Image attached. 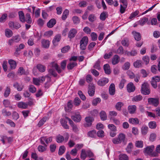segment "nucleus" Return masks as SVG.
Here are the masks:
<instances>
[{"label":"nucleus","mask_w":160,"mask_h":160,"mask_svg":"<svg viewBox=\"0 0 160 160\" xmlns=\"http://www.w3.org/2000/svg\"><path fill=\"white\" fill-rule=\"evenodd\" d=\"M141 93L145 95H148L150 92L149 85L147 82H144L142 85L141 90Z\"/></svg>","instance_id":"nucleus-1"},{"label":"nucleus","mask_w":160,"mask_h":160,"mask_svg":"<svg viewBox=\"0 0 160 160\" xmlns=\"http://www.w3.org/2000/svg\"><path fill=\"white\" fill-rule=\"evenodd\" d=\"M40 142L41 144H43L45 147H47V144L51 142L52 140V137H50L48 138H47L46 137H42L40 138Z\"/></svg>","instance_id":"nucleus-2"},{"label":"nucleus","mask_w":160,"mask_h":160,"mask_svg":"<svg viewBox=\"0 0 160 160\" xmlns=\"http://www.w3.org/2000/svg\"><path fill=\"white\" fill-rule=\"evenodd\" d=\"M148 102L149 104L152 105L155 107L157 106L159 103L158 99L156 98H149Z\"/></svg>","instance_id":"nucleus-3"},{"label":"nucleus","mask_w":160,"mask_h":160,"mask_svg":"<svg viewBox=\"0 0 160 160\" xmlns=\"http://www.w3.org/2000/svg\"><path fill=\"white\" fill-rule=\"evenodd\" d=\"M48 74L46 76V77L49 79V81H51L50 75H52L54 77H56L57 74L55 72V70L53 68H50L48 70Z\"/></svg>","instance_id":"nucleus-4"},{"label":"nucleus","mask_w":160,"mask_h":160,"mask_svg":"<svg viewBox=\"0 0 160 160\" xmlns=\"http://www.w3.org/2000/svg\"><path fill=\"white\" fill-rule=\"evenodd\" d=\"M86 123L84 124V126L85 127H89L91 126L92 122L93 121V119L91 117H87L85 118Z\"/></svg>","instance_id":"nucleus-5"},{"label":"nucleus","mask_w":160,"mask_h":160,"mask_svg":"<svg viewBox=\"0 0 160 160\" xmlns=\"http://www.w3.org/2000/svg\"><path fill=\"white\" fill-rule=\"evenodd\" d=\"M124 54L125 55H126L128 57H130L136 56L137 54L138 53L136 50L132 49L131 51H128L127 50H126L125 51Z\"/></svg>","instance_id":"nucleus-6"},{"label":"nucleus","mask_w":160,"mask_h":160,"mask_svg":"<svg viewBox=\"0 0 160 160\" xmlns=\"http://www.w3.org/2000/svg\"><path fill=\"white\" fill-rule=\"evenodd\" d=\"M127 88L128 92H133L135 90V87L132 82H130L127 86Z\"/></svg>","instance_id":"nucleus-7"},{"label":"nucleus","mask_w":160,"mask_h":160,"mask_svg":"<svg viewBox=\"0 0 160 160\" xmlns=\"http://www.w3.org/2000/svg\"><path fill=\"white\" fill-rule=\"evenodd\" d=\"M108 81L109 80L108 78H103L98 80V84L99 86H102L105 85Z\"/></svg>","instance_id":"nucleus-8"},{"label":"nucleus","mask_w":160,"mask_h":160,"mask_svg":"<svg viewBox=\"0 0 160 160\" xmlns=\"http://www.w3.org/2000/svg\"><path fill=\"white\" fill-rule=\"evenodd\" d=\"M95 93V87L93 85H89L88 90V94L91 96H93Z\"/></svg>","instance_id":"nucleus-9"},{"label":"nucleus","mask_w":160,"mask_h":160,"mask_svg":"<svg viewBox=\"0 0 160 160\" xmlns=\"http://www.w3.org/2000/svg\"><path fill=\"white\" fill-rule=\"evenodd\" d=\"M154 146L153 145L148 146L145 148L144 153L150 155L154 150Z\"/></svg>","instance_id":"nucleus-10"},{"label":"nucleus","mask_w":160,"mask_h":160,"mask_svg":"<svg viewBox=\"0 0 160 160\" xmlns=\"http://www.w3.org/2000/svg\"><path fill=\"white\" fill-rule=\"evenodd\" d=\"M77 32V31L76 29L74 28L71 29L68 32V38L70 39L73 38L76 35Z\"/></svg>","instance_id":"nucleus-11"},{"label":"nucleus","mask_w":160,"mask_h":160,"mask_svg":"<svg viewBox=\"0 0 160 160\" xmlns=\"http://www.w3.org/2000/svg\"><path fill=\"white\" fill-rule=\"evenodd\" d=\"M29 102H19L18 104V106L19 108L26 109L27 108Z\"/></svg>","instance_id":"nucleus-12"},{"label":"nucleus","mask_w":160,"mask_h":160,"mask_svg":"<svg viewBox=\"0 0 160 160\" xmlns=\"http://www.w3.org/2000/svg\"><path fill=\"white\" fill-rule=\"evenodd\" d=\"M118 138L121 142H123L124 144H126L125 139L126 136L123 133H120L118 136Z\"/></svg>","instance_id":"nucleus-13"},{"label":"nucleus","mask_w":160,"mask_h":160,"mask_svg":"<svg viewBox=\"0 0 160 160\" xmlns=\"http://www.w3.org/2000/svg\"><path fill=\"white\" fill-rule=\"evenodd\" d=\"M109 93L111 95H114L115 92V86L114 84L111 83L109 89Z\"/></svg>","instance_id":"nucleus-14"},{"label":"nucleus","mask_w":160,"mask_h":160,"mask_svg":"<svg viewBox=\"0 0 160 160\" xmlns=\"http://www.w3.org/2000/svg\"><path fill=\"white\" fill-rule=\"evenodd\" d=\"M25 47L23 43L20 44L19 47H17L16 48L15 52H14V54L16 56H17L19 54V52L22 49H23Z\"/></svg>","instance_id":"nucleus-15"},{"label":"nucleus","mask_w":160,"mask_h":160,"mask_svg":"<svg viewBox=\"0 0 160 160\" xmlns=\"http://www.w3.org/2000/svg\"><path fill=\"white\" fill-rule=\"evenodd\" d=\"M136 108V106L135 105H129L128 107V111L130 114H133L135 112Z\"/></svg>","instance_id":"nucleus-16"},{"label":"nucleus","mask_w":160,"mask_h":160,"mask_svg":"<svg viewBox=\"0 0 160 160\" xmlns=\"http://www.w3.org/2000/svg\"><path fill=\"white\" fill-rule=\"evenodd\" d=\"M56 21L55 19H50L47 23V26L48 28H52L56 24Z\"/></svg>","instance_id":"nucleus-17"},{"label":"nucleus","mask_w":160,"mask_h":160,"mask_svg":"<svg viewBox=\"0 0 160 160\" xmlns=\"http://www.w3.org/2000/svg\"><path fill=\"white\" fill-rule=\"evenodd\" d=\"M143 63L141 60H137L133 63V66L135 68H142Z\"/></svg>","instance_id":"nucleus-18"},{"label":"nucleus","mask_w":160,"mask_h":160,"mask_svg":"<svg viewBox=\"0 0 160 160\" xmlns=\"http://www.w3.org/2000/svg\"><path fill=\"white\" fill-rule=\"evenodd\" d=\"M120 60V57L117 55L113 56L112 59V63L113 65H116L118 63Z\"/></svg>","instance_id":"nucleus-19"},{"label":"nucleus","mask_w":160,"mask_h":160,"mask_svg":"<svg viewBox=\"0 0 160 160\" xmlns=\"http://www.w3.org/2000/svg\"><path fill=\"white\" fill-rule=\"evenodd\" d=\"M103 69L106 74H109L111 73V71L110 66L108 64H105L103 66Z\"/></svg>","instance_id":"nucleus-20"},{"label":"nucleus","mask_w":160,"mask_h":160,"mask_svg":"<svg viewBox=\"0 0 160 160\" xmlns=\"http://www.w3.org/2000/svg\"><path fill=\"white\" fill-rule=\"evenodd\" d=\"M61 35L60 34L56 35L54 37L52 40V42L54 45L57 44V43L58 42L61 40Z\"/></svg>","instance_id":"nucleus-21"},{"label":"nucleus","mask_w":160,"mask_h":160,"mask_svg":"<svg viewBox=\"0 0 160 160\" xmlns=\"http://www.w3.org/2000/svg\"><path fill=\"white\" fill-rule=\"evenodd\" d=\"M8 63L10 65L11 69H13L15 68L17 63L15 61L12 59H10L8 61Z\"/></svg>","instance_id":"nucleus-22"},{"label":"nucleus","mask_w":160,"mask_h":160,"mask_svg":"<svg viewBox=\"0 0 160 160\" xmlns=\"http://www.w3.org/2000/svg\"><path fill=\"white\" fill-rule=\"evenodd\" d=\"M72 119L76 122H79L81 119V117L79 114H76L71 117Z\"/></svg>","instance_id":"nucleus-23"},{"label":"nucleus","mask_w":160,"mask_h":160,"mask_svg":"<svg viewBox=\"0 0 160 160\" xmlns=\"http://www.w3.org/2000/svg\"><path fill=\"white\" fill-rule=\"evenodd\" d=\"M132 34L134 36L135 40L137 41H139L141 39V36L140 33L133 31L132 32Z\"/></svg>","instance_id":"nucleus-24"},{"label":"nucleus","mask_w":160,"mask_h":160,"mask_svg":"<svg viewBox=\"0 0 160 160\" xmlns=\"http://www.w3.org/2000/svg\"><path fill=\"white\" fill-rule=\"evenodd\" d=\"M42 44L43 48H48L49 46L50 42L48 40L43 39L42 40Z\"/></svg>","instance_id":"nucleus-25"},{"label":"nucleus","mask_w":160,"mask_h":160,"mask_svg":"<svg viewBox=\"0 0 160 160\" xmlns=\"http://www.w3.org/2000/svg\"><path fill=\"white\" fill-rule=\"evenodd\" d=\"M37 68L38 70L39 71L41 72H45L46 70L45 66L40 64H38L37 65Z\"/></svg>","instance_id":"nucleus-26"},{"label":"nucleus","mask_w":160,"mask_h":160,"mask_svg":"<svg viewBox=\"0 0 160 160\" xmlns=\"http://www.w3.org/2000/svg\"><path fill=\"white\" fill-rule=\"evenodd\" d=\"M121 44L124 47H128L129 45V40L127 38H124L121 42Z\"/></svg>","instance_id":"nucleus-27"},{"label":"nucleus","mask_w":160,"mask_h":160,"mask_svg":"<svg viewBox=\"0 0 160 160\" xmlns=\"http://www.w3.org/2000/svg\"><path fill=\"white\" fill-rule=\"evenodd\" d=\"M18 15L19 20L21 22H25V17L24 14L22 11L18 12Z\"/></svg>","instance_id":"nucleus-28"},{"label":"nucleus","mask_w":160,"mask_h":160,"mask_svg":"<svg viewBox=\"0 0 160 160\" xmlns=\"http://www.w3.org/2000/svg\"><path fill=\"white\" fill-rule=\"evenodd\" d=\"M129 122L132 124H137L139 123V120L137 118H130L128 120Z\"/></svg>","instance_id":"nucleus-29"},{"label":"nucleus","mask_w":160,"mask_h":160,"mask_svg":"<svg viewBox=\"0 0 160 160\" xmlns=\"http://www.w3.org/2000/svg\"><path fill=\"white\" fill-rule=\"evenodd\" d=\"M77 65V63L75 62H71L68 64L67 68L68 69L71 70Z\"/></svg>","instance_id":"nucleus-30"},{"label":"nucleus","mask_w":160,"mask_h":160,"mask_svg":"<svg viewBox=\"0 0 160 160\" xmlns=\"http://www.w3.org/2000/svg\"><path fill=\"white\" fill-rule=\"evenodd\" d=\"M60 122L62 126L65 129H68L69 128V126L67 124L66 122L64 119H61Z\"/></svg>","instance_id":"nucleus-31"},{"label":"nucleus","mask_w":160,"mask_h":160,"mask_svg":"<svg viewBox=\"0 0 160 160\" xmlns=\"http://www.w3.org/2000/svg\"><path fill=\"white\" fill-rule=\"evenodd\" d=\"M142 98V96L140 95H139L134 97L132 98V101L133 102H138L141 100Z\"/></svg>","instance_id":"nucleus-32"},{"label":"nucleus","mask_w":160,"mask_h":160,"mask_svg":"<svg viewBox=\"0 0 160 160\" xmlns=\"http://www.w3.org/2000/svg\"><path fill=\"white\" fill-rule=\"evenodd\" d=\"M148 21V18L144 17L138 21V23L141 26H143Z\"/></svg>","instance_id":"nucleus-33"},{"label":"nucleus","mask_w":160,"mask_h":160,"mask_svg":"<svg viewBox=\"0 0 160 160\" xmlns=\"http://www.w3.org/2000/svg\"><path fill=\"white\" fill-rule=\"evenodd\" d=\"M25 22L28 24H31L32 23V18L30 16V15L29 13H27L25 15Z\"/></svg>","instance_id":"nucleus-34"},{"label":"nucleus","mask_w":160,"mask_h":160,"mask_svg":"<svg viewBox=\"0 0 160 160\" xmlns=\"http://www.w3.org/2000/svg\"><path fill=\"white\" fill-rule=\"evenodd\" d=\"M148 128L147 126H143L141 128V132L143 135H146L148 133Z\"/></svg>","instance_id":"nucleus-35"},{"label":"nucleus","mask_w":160,"mask_h":160,"mask_svg":"<svg viewBox=\"0 0 160 160\" xmlns=\"http://www.w3.org/2000/svg\"><path fill=\"white\" fill-rule=\"evenodd\" d=\"M11 92V89L9 87H7L5 90L4 93V97L7 98L8 97L10 94Z\"/></svg>","instance_id":"nucleus-36"},{"label":"nucleus","mask_w":160,"mask_h":160,"mask_svg":"<svg viewBox=\"0 0 160 160\" xmlns=\"http://www.w3.org/2000/svg\"><path fill=\"white\" fill-rule=\"evenodd\" d=\"M101 119L102 120L104 121L107 119V116L105 111H102L100 113Z\"/></svg>","instance_id":"nucleus-37"},{"label":"nucleus","mask_w":160,"mask_h":160,"mask_svg":"<svg viewBox=\"0 0 160 160\" xmlns=\"http://www.w3.org/2000/svg\"><path fill=\"white\" fill-rule=\"evenodd\" d=\"M69 10L67 9H66L64 11L62 17V20H64L66 19L69 14Z\"/></svg>","instance_id":"nucleus-38"},{"label":"nucleus","mask_w":160,"mask_h":160,"mask_svg":"<svg viewBox=\"0 0 160 160\" xmlns=\"http://www.w3.org/2000/svg\"><path fill=\"white\" fill-rule=\"evenodd\" d=\"M96 132L95 130H92L89 131L87 133L88 136V137L91 138H94L96 136Z\"/></svg>","instance_id":"nucleus-39"},{"label":"nucleus","mask_w":160,"mask_h":160,"mask_svg":"<svg viewBox=\"0 0 160 160\" xmlns=\"http://www.w3.org/2000/svg\"><path fill=\"white\" fill-rule=\"evenodd\" d=\"M148 126L152 129H155L157 126L156 122L154 121H151L148 123Z\"/></svg>","instance_id":"nucleus-40"},{"label":"nucleus","mask_w":160,"mask_h":160,"mask_svg":"<svg viewBox=\"0 0 160 160\" xmlns=\"http://www.w3.org/2000/svg\"><path fill=\"white\" fill-rule=\"evenodd\" d=\"M117 113L115 111H110L109 113V117L110 120L112 118H114V117L117 116Z\"/></svg>","instance_id":"nucleus-41"},{"label":"nucleus","mask_w":160,"mask_h":160,"mask_svg":"<svg viewBox=\"0 0 160 160\" xmlns=\"http://www.w3.org/2000/svg\"><path fill=\"white\" fill-rule=\"evenodd\" d=\"M123 103L122 102H118L115 105V108L117 110L120 111L121 107L123 105Z\"/></svg>","instance_id":"nucleus-42"},{"label":"nucleus","mask_w":160,"mask_h":160,"mask_svg":"<svg viewBox=\"0 0 160 160\" xmlns=\"http://www.w3.org/2000/svg\"><path fill=\"white\" fill-rule=\"evenodd\" d=\"M65 148L64 146H61L59 147L58 154L59 155H62L65 152Z\"/></svg>","instance_id":"nucleus-43"},{"label":"nucleus","mask_w":160,"mask_h":160,"mask_svg":"<svg viewBox=\"0 0 160 160\" xmlns=\"http://www.w3.org/2000/svg\"><path fill=\"white\" fill-rule=\"evenodd\" d=\"M87 156V153L85 149H82L81 151V158L83 160H85Z\"/></svg>","instance_id":"nucleus-44"},{"label":"nucleus","mask_w":160,"mask_h":160,"mask_svg":"<svg viewBox=\"0 0 160 160\" xmlns=\"http://www.w3.org/2000/svg\"><path fill=\"white\" fill-rule=\"evenodd\" d=\"M5 35L7 37H10L12 35V31L9 29H6L5 31Z\"/></svg>","instance_id":"nucleus-45"},{"label":"nucleus","mask_w":160,"mask_h":160,"mask_svg":"<svg viewBox=\"0 0 160 160\" xmlns=\"http://www.w3.org/2000/svg\"><path fill=\"white\" fill-rule=\"evenodd\" d=\"M116 53L118 54H122L124 53V49L122 46H120L115 52Z\"/></svg>","instance_id":"nucleus-46"},{"label":"nucleus","mask_w":160,"mask_h":160,"mask_svg":"<svg viewBox=\"0 0 160 160\" xmlns=\"http://www.w3.org/2000/svg\"><path fill=\"white\" fill-rule=\"evenodd\" d=\"M47 119V118L46 117H43L39 122L38 123V126L39 127H41L43 125L44 123L46 122Z\"/></svg>","instance_id":"nucleus-47"},{"label":"nucleus","mask_w":160,"mask_h":160,"mask_svg":"<svg viewBox=\"0 0 160 160\" xmlns=\"http://www.w3.org/2000/svg\"><path fill=\"white\" fill-rule=\"evenodd\" d=\"M133 147V145L132 143H129L126 148V150L127 152L130 153L132 151V149Z\"/></svg>","instance_id":"nucleus-48"},{"label":"nucleus","mask_w":160,"mask_h":160,"mask_svg":"<svg viewBox=\"0 0 160 160\" xmlns=\"http://www.w3.org/2000/svg\"><path fill=\"white\" fill-rule=\"evenodd\" d=\"M56 141L58 143H61L64 140V138L63 136L60 135H58L56 137Z\"/></svg>","instance_id":"nucleus-49"},{"label":"nucleus","mask_w":160,"mask_h":160,"mask_svg":"<svg viewBox=\"0 0 160 160\" xmlns=\"http://www.w3.org/2000/svg\"><path fill=\"white\" fill-rule=\"evenodd\" d=\"M119 160H128V156L125 154H121L119 156Z\"/></svg>","instance_id":"nucleus-50"},{"label":"nucleus","mask_w":160,"mask_h":160,"mask_svg":"<svg viewBox=\"0 0 160 160\" xmlns=\"http://www.w3.org/2000/svg\"><path fill=\"white\" fill-rule=\"evenodd\" d=\"M13 86L17 88V90L18 91H21L23 89V87L20 85L17 82L13 84Z\"/></svg>","instance_id":"nucleus-51"},{"label":"nucleus","mask_w":160,"mask_h":160,"mask_svg":"<svg viewBox=\"0 0 160 160\" xmlns=\"http://www.w3.org/2000/svg\"><path fill=\"white\" fill-rule=\"evenodd\" d=\"M88 19L89 21L93 22L96 20V18L94 14H91L89 15Z\"/></svg>","instance_id":"nucleus-52"},{"label":"nucleus","mask_w":160,"mask_h":160,"mask_svg":"<svg viewBox=\"0 0 160 160\" xmlns=\"http://www.w3.org/2000/svg\"><path fill=\"white\" fill-rule=\"evenodd\" d=\"M80 48L81 50H83L85 49L86 48V47L87 46L88 44L86 43H84L82 42V40H80Z\"/></svg>","instance_id":"nucleus-53"},{"label":"nucleus","mask_w":160,"mask_h":160,"mask_svg":"<svg viewBox=\"0 0 160 160\" xmlns=\"http://www.w3.org/2000/svg\"><path fill=\"white\" fill-rule=\"evenodd\" d=\"M108 128L112 131H116L117 128L113 124H109L108 125Z\"/></svg>","instance_id":"nucleus-54"},{"label":"nucleus","mask_w":160,"mask_h":160,"mask_svg":"<svg viewBox=\"0 0 160 160\" xmlns=\"http://www.w3.org/2000/svg\"><path fill=\"white\" fill-rule=\"evenodd\" d=\"M28 90L29 92L32 93H35L36 91V88L33 85H32L29 86Z\"/></svg>","instance_id":"nucleus-55"},{"label":"nucleus","mask_w":160,"mask_h":160,"mask_svg":"<svg viewBox=\"0 0 160 160\" xmlns=\"http://www.w3.org/2000/svg\"><path fill=\"white\" fill-rule=\"evenodd\" d=\"M81 102L80 99L78 97L75 98L74 100V104L76 106H78Z\"/></svg>","instance_id":"nucleus-56"},{"label":"nucleus","mask_w":160,"mask_h":160,"mask_svg":"<svg viewBox=\"0 0 160 160\" xmlns=\"http://www.w3.org/2000/svg\"><path fill=\"white\" fill-rule=\"evenodd\" d=\"M101 99L99 98H96L94 99L92 102V104L96 106L98 103H100L101 102Z\"/></svg>","instance_id":"nucleus-57"},{"label":"nucleus","mask_w":160,"mask_h":160,"mask_svg":"<svg viewBox=\"0 0 160 160\" xmlns=\"http://www.w3.org/2000/svg\"><path fill=\"white\" fill-rule=\"evenodd\" d=\"M107 14V13L106 12H102L100 15V19L102 21L105 20L106 18V15Z\"/></svg>","instance_id":"nucleus-58"},{"label":"nucleus","mask_w":160,"mask_h":160,"mask_svg":"<svg viewBox=\"0 0 160 160\" xmlns=\"http://www.w3.org/2000/svg\"><path fill=\"white\" fill-rule=\"evenodd\" d=\"M78 94L82 100L84 101L86 100V98L85 96L83 94L81 91H79L78 92Z\"/></svg>","instance_id":"nucleus-59"},{"label":"nucleus","mask_w":160,"mask_h":160,"mask_svg":"<svg viewBox=\"0 0 160 160\" xmlns=\"http://www.w3.org/2000/svg\"><path fill=\"white\" fill-rule=\"evenodd\" d=\"M72 20L73 21L74 24H78L80 22V20L79 18L77 16L73 17L72 18Z\"/></svg>","instance_id":"nucleus-60"},{"label":"nucleus","mask_w":160,"mask_h":160,"mask_svg":"<svg viewBox=\"0 0 160 160\" xmlns=\"http://www.w3.org/2000/svg\"><path fill=\"white\" fill-rule=\"evenodd\" d=\"M70 47L68 45L62 48L61 51L62 53H66L68 52V51L70 49Z\"/></svg>","instance_id":"nucleus-61"},{"label":"nucleus","mask_w":160,"mask_h":160,"mask_svg":"<svg viewBox=\"0 0 160 160\" xmlns=\"http://www.w3.org/2000/svg\"><path fill=\"white\" fill-rule=\"evenodd\" d=\"M100 62L99 60H98L96 62L93 67L96 69L99 70L100 69Z\"/></svg>","instance_id":"nucleus-62"},{"label":"nucleus","mask_w":160,"mask_h":160,"mask_svg":"<svg viewBox=\"0 0 160 160\" xmlns=\"http://www.w3.org/2000/svg\"><path fill=\"white\" fill-rule=\"evenodd\" d=\"M12 117L14 119L17 120L19 118V115L17 112L14 111L12 113Z\"/></svg>","instance_id":"nucleus-63"},{"label":"nucleus","mask_w":160,"mask_h":160,"mask_svg":"<svg viewBox=\"0 0 160 160\" xmlns=\"http://www.w3.org/2000/svg\"><path fill=\"white\" fill-rule=\"evenodd\" d=\"M6 123L7 124L10 125L11 127H14L16 125V124L14 122L9 119H8L7 120Z\"/></svg>","instance_id":"nucleus-64"}]
</instances>
